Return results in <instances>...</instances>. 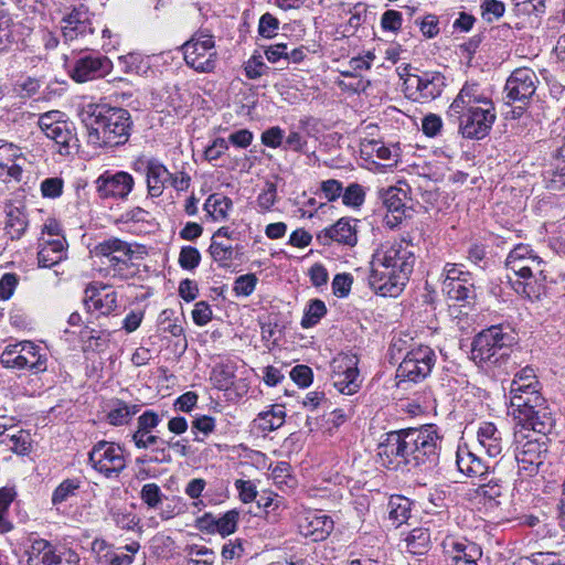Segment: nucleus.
<instances>
[{"label":"nucleus","mask_w":565,"mask_h":565,"mask_svg":"<svg viewBox=\"0 0 565 565\" xmlns=\"http://www.w3.org/2000/svg\"><path fill=\"white\" fill-rule=\"evenodd\" d=\"M415 265L414 245L405 239L382 244L373 254L369 284L383 297H397Z\"/></svg>","instance_id":"f257e3e1"},{"label":"nucleus","mask_w":565,"mask_h":565,"mask_svg":"<svg viewBox=\"0 0 565 565\" xmlns=\"http://www.w3.org/2000/svg\"><path fill=\"white\" fill-rule=\"evenodd\" d=\"M448 114L459 121L463 137L481 139L495 120L492 102L479 92L477 84L466 83L451 103Z\"/></svg>","instance_id":"f03ea898"},{"label":"nucleus","mask_w":565,"mask_h":565,"mask_svg":"<svg viewBox=\"0 0 565 565\" xmlns=\"http://www.w3.org/2000/svg\"><path fill=\"white\" fill-rule=\"evenodd\" d=\"M87 126V142L96 147H117L130 136V114L124 108L88 104L81 113Z\"/></svg>","instance_id":"7ed1b4c3"},{"label":"nucleus","mask_w":565,"mask_h":565,"mask_svg":"<svg viewBox=\"0 0 565 565\" xmlns=\"http://www.w3.org/2000/svg\"><path fill=\"white\" fill-rule=\"evenodd\" d=\"M514 337L502 327L492 326L481 331L472 342L471 359L479 365L502 366L509 359Z\"/></svg>","instance_id":"20e7f679"},{"label":"nucleus","mask_w":565,"mask_h":565,"mask_svg":"<svg viewBox=\"0 0 565 565\" xmlns=\"http://www.w3.org/2000/svg\"><path fill=\"white\" fill-rule=\"evenodd\" d=\"M406 465L433 466L437 462L441 438L433 425L404 429Z\"/></svg>","instance_id":"39448f33"},{"label":"nucleus","mask_w":565,"mask_h":565,"mask_svg":"<svg viewBox=\"0 0 565 565\" xmlns=\"http://www.w3.org/2000/svg\"><path fill=\"white\" fill-rule=\"evenodd\" d=\"M43 349L32 341H21L9 344L0 355V363L7 369H28L33 373L46 370V354Z\"/></svg>","instance_id":"423d86ee"},{"label":"nucleus","mask_w":565,"mask_h":565,"mask_svg":"<svg viewBox=\"0 0 565 565\" xmlns=\"http://www.w3.org/2000/svg\"><path fill=\"white\" fill-rule=\"evenodd\" d=\"M132 250L126 242L118 238L107 239L95 248V255L100 257L104 266L100 270L105 276L127 278L129 276Z\"/></svg>","instance_id":"0eeeda50"},{"label":"nucleus","mask_w":565,"mask_h":565,"mask_svg":"<svg viewBox=\"0 0 565 565\" xmlns=\"http://www.w3.org/2000/svg\"><path fill=\"white\" fill-rule=\"evenodd\" d=\"M435 362L436 354L429 347L418 345L406 351L396 371L398 384L424 380L430 374Z\"/></svg>","instance_id":"6e6552de"},{"label":"nucleus","mask_w":565,"mask_h":565,"mask_svg":"<svg viewBox=\"0 0 565 565\" xmlns=\"http://www.w3.org/2000/svg\"><path fill=\"white\" fill-rule=\"evenodd\" d=\"M182 50L186 65L196 72L209 73L215 68L217 52L211 34H194L183 44Z\"/></svg>","instance_id":"1a4fd4ad"},{"label":"nucleus","mask_w":565,"mask_h":565,"mask_svg":"<svg viewBox=\"0 0 565 565\" xmlns=\"http://www.w3.org/2000/svg\"><path fill=\"white\" fill-rule=\"evenodd\" d=\"M92 467L107 478L117 477L126 468V458L120 446L100 440L88 454Z\"/></svg>","instance_id":"9d476101"},{"label":"nucleus","mask_w":565,"mask_h":565,"mask_svg":"<svg viewBox=\"0 0 565 565\" xmlns=\"http://www.w3.org/2000/svg\"><path fill=\"white\" fill-rule=\"evenodd\" d=\"M29 565H79L78 555L68 548H57L45 540H35L28 551Z\"/></svg>","instance_id":"9b49d317"},{"label":"nucleus","mask_w":565,"mask_h":565,"mask_svg":"<svg viewBox=\"0 0 565 565\" xmlns=\"http://www.w3.org/2000/svg\"><path fill=\"white\" fill-rule=\"evenodd\" d=\"M333 386L344 395L354 394L360 387L358 358L339 354L331 363Z\"/></svg>","instance_id":"f8f14e48"},{"label":"nucleus","mask_w":565,"mask_h":565,"mask_svg":"<svg viewBox=\"0 0 565 565\" xmlns=\"http://www.w3.org/2000/svg\"><path fill=\"white\" fill-rule=\"evenodd\" d=\"M445 87V76L439 72H424L420 75H407L405 89L415 100H431L440 96Z\"/></svg>","instance_id":"ddd939ff"},{"label":"nucleus","mask_w":565,"mask_h":565,"mask_svg":"<svg viewBox=\"0 0 565 565\" xmlns=\"http://www.w3.org/2000/svg\"><path fill=\"white\" fill-rule=\"evenodd\" d=\"M539 83V77L533 70L529 67L514 70L504 86L508 103H526L534 95Z\"/></svg>","instance_id":"4468645a"},{"label":"nucleus","mask_w":565,"mask_h":565,"mask_svg":"<svg viewBox=\"0 0 565 565\" xmlns=\"http://www.w3.org/2000/svg\"><path fill=\"white\" fill-rule=\"evenodd\" d=\"M505 265L522 279H531L543 274L542 260L532 254L529 245L520 244L508 255Z\"/></svg>","instance_id":"2eb2a0df"},{"label":"nucleus","mask_w":565,"mask_h":565,"mask_svg":"<svg viewBox=\"0 0 565 565\" xmlns=\"http://www.w3.org/2000/svg\"><path fill=\"white\" fill-rule=\"evenodd\" d=\"M547 437H539L519 443L515 459L520 470L525 471L527 476L537 471L547 452Z\"/></svg>","instance_id":"dca6fc26"},{"label":"nucleus","mask_w":565,"mask_h":565,"mask_svg":"<svg viewBox=\"0 0 565 565\" xmlns=\"http://www.w3.org/2000/svg\"><path fill=\"white\" fill-rule=\"evenodd\" d=\"M95 183L102 199H126L131 192L135 181L128 172L117 171L113 173L105 171Z\"/></svg>","instance_id":"f3484780"},{"label":"nucleus","mask_w":565,"mask_h":565,"mask_svg":"<svg viewBox=\"0 0 565 565\" xmlns=\"http://www.w3.org/2000/svg\"><path fill=\"white\" fill-rule=\"evenodd\" d=\"M113 70L111 61L104 55H86L78 58L72 71V78L77 83H84L104 77Z\"/></svg>","instance_id":"a211bd4d"},{"label":"nucleus","mask_w":565,"mask_h":565,"mask_svg":"<svg viewBox=\"0 0 565 565\" xmlns=\"http://www.w3.org/2000/svg\"><path fill=\"white\" fill-rule=\"evenodd\" d=\"M84 301L88 310H97L104 316L110 315L118 307L117 292L98 282L86 287Z\"/></svg>","instance_id":"6ab92c4d"},{"label":"nucleus","mask_w":565,"mask_h":565,"mask_svg":"<svg viewBox=\"0 0 565 565\" xmlns=\"http://www.w3.org/2000/svg\"><path fill=\"white\" fill-rule=\"evenodd\" d=\"M477 441L479 447L490 458L501 456L504 447L507 446L503 431L490 422H483L480 424L477 431Z\"/></svg>","instance_id":"aec40b11"},{"label":"nucleus","mask_w":565,"mask_h":565,"mask_svg":"<svg viewBox=\"0 0 565 565\" xmlns=\"http://www.w3.org/2000/svg\"><path fill=\"white\" fill-rule=\"evenodd\" d=\"M404 430L386 434L385 440L379 446V456L383 459L386 458L385 465H406V444H404Z\"/></svg>","instance_id":"412c9836"},{"label":"nucleus","mask_w":565,"mask_h":565,"mask_svg":"<svg viewBox=\"0 0 565 565\" xmlns=\"http://www.w3.org/2000/svg\"><path fill=\"white\" fill-rule=\"evenodd\" d=\"M299 529L302 535L311 537L312 541L326 540L333 530V521L321 512H310L300 523Z\"/></svg>","instance_id":"4be33fe9"},{"label":"nucleus","mask_w":565,"mask_h":565,"mask_svg":"<svg viewBox=\"0 0 565 565\" xmlns=\"http://www.w3.org/2000/svg\"><path fill=\"white\" fill-rule=\"evenodd\" d=\"M355 223V220L351 221L342 217L335 224L319 233L318 239L323 244H329L331 241H334L349 246H354L358 242Z\"/></svg>","instance_id":"5701e85b"},{"label":"nucleus","mask_w":565,"mask_h":565,"mask_svg":"<svg viewBox=\"0 0 565 565\" xmlns=\"http://www.w3.org/2000/svg\"><path fill=\"white\" fill-rule=\"evenodd\" d=\"M65 243L64 237H41L38 253L39 266L50 268L61 263L66 257Z\"/></svg>","instance_id":"b1692460"},{"label":"nucleus","mask_w":565,"mask_h":565,"mask_svg":"<svg viewBox=\"0 0 565 565\" xmlns=\"http://www.w3.org/2000/svg\"><path fill=\"white\" fill-rule=\"evenodd\" d=\"M519 419L524 423V427L531 428L541 437H547L554 427V418L546 402L542 406L539 405V407L529 411Z\"/></svg>","instance_id":"393cba45"},{"label":"nucleus","mask_w":565,"mask_h":565,"mask_svg":"<svg viewBox=\"0 0 565 565\" xmlns=\"http://www.w3.org/2000/svg\"><path fill=\"white\" fill-rule=\"evenodd\" d=\"M171 179V172L159 161L149 160L146 164V181L148 194L159 198Z\"/></svg>","instance_id":"a878e982"},{"label":"nucleus","mask_w":565,"mask_h":565,"mask_svg":"<svg viewBox=\"0 0 565 565\" xmlns=\"http://www.w3.org/2000/svg\"><path fill=\"white\" fill-rule=\"evenodd\" d=\"M62 32L65 41H73L79 35L93 33L90 22L85 12L74 10L62 21Z\"/></svg>","instance_id":"bb28decb"},{"label":"nucleus","mask_w":565,"mask_h":565,"mask_svg":"<svg viewBox=\"0 0 565 565\" xmlns=\"http://www.w3.org/2000/svg\"><path fill=\"white\" fill-rule=\"evenodd\" d=\"M444 547L446 552L451 556L452 562L458 559L463 562H477L482 555V551L479 545L466 540H446L444 541Z\"/></svg>","instance_id":"cd10ccee"},{"label":"nucleus","mask_w":565,"mask_h":565,"mask_svg":"<svg viewBox=\"0 0 565 565\" xmlns=\"http://www.w3.org/2000/svg\"><path fill=\"white\" fill-rule=\"evenodd\" d=\"M458 469L469 477H481L489 470V466L467 447H459L457 450Z\"/></svg>","instance_id":"c85d7f7f"},{"label":"nucleus","mask_w":565,"mask_h":565,"mask_svg":"<svg viewBox=\"0 0 565 565\" xmlns=\"http://www.w3.org/2000/svg\"><path fill=\"white\" fill-rule=\"evenodd\" d=\"M45 136L55 142L58 147L57 151L62 156H68L71 150L77 146V138L74 134L73 125L67 120L60 122Z\"/></svg>","instance_id":"c756f323"},{"label":"nucleus","mask_w":565,"mask_h":565,"mask_svg":"<svg viewBox=\"0 0 565 565\" xmlns=\"http://www.w3.org/2000/svg\"><path fill=\"white\" fill-rule=\"evenodd\" d=\"M545 402V398L539 393L537 388L510 396V406L518 418L529 411L539 407V405L542 406Z\"/></svg>","instance_id":"7c9ffc66"},{"label":"nucleus","mask_w":565,"mask_h":565,"mask_svg":"<svg viewBox=\"0 0 565 565\" xmlns=\"http://www.w3.org/2000/svg\"><path fill=\"white\" fill-rule=\"evenodd\" d=\"M286 413L280 405H273L270 409L262 412L254 419L255 426L263 433L278 429L285 423Z\"/></svg>","instance_id":"2f4dec72"},{"label":"nucleus","mask_w":565,"mask_h":565,"mask_svg":"<svg viewBox=\"0 0 565 565\" xmlns=\"http://www.w3.org/2000/svg\"><path fill=\"white\" fill-rule=\"evenodd\" d=\"M18 156L19 149L12 145L0 146V177L6 174L14 179L20 178L22 170L15 162Z\"/></svg>","instance_id":"473e14b6"},{"label":"nucleus","mask_w":565,"mask_h":565,"mask_svg":"<svg viewBox=\"0 0 565 565\" xmlns=\"http://www.w3.org/2000/svg\"><path fill=\"white\" fill-rule=\"evenodd\" d=\"M405 542L409 553L422 555L426 553L430 546V533L427 529L416 527L408 533Z\"/></svg>","instance_id":"72a5a7b5"},{"label":"nucleus","mask_w":565,"mask_h":565,"mask_svg":"<svg viewBox=\"0 0 565 565\" xmlns=\"http://www.w3.org/2000/svg\"><path fill=\"white\" fill-rule=\"evenodd\" d=\"M443 292L447 295L450 300L463 301L470 303L475 299V289L472 284L468 281H443Z\"/></svg>","instance_id":"f704fd0d"},{"label":"nucleus","mask_w":565,"mask_h":565,"mask_svg":"<svg viewBox=\"0 0 565 565\" xmlns=\"http://www.w3.org/2000/svg\"><path fill=\"white\" fill-rule=\"evenodd\" d=\"M546 188L550 190H559L565 185V158H555L551 168L543 173Z\"/></svg>","instance_id":"c9c22d12"},{"label":"nucleus","mask_w":565,"mask_h":565,"mask_svg":"<svg viewBox=\"0 0 565 565\" xmlns=\"http://www.w3.org/2000/svg\"><path fill=\"white\" fill-rule=\"evenodd\" d=\"M379 194L388 211L399 212L405 206L407 194L406 191L401 188L388 186L386 189H381Z\"/></svg>","instance_id":"e433bc0d"},{"label":"nucleus","mask_w":565,"mask_h":565,"mask_svg":"<svg viewBox=\"0 0 565 565\" xmlns=\"http://www.w3.org/2000/svg\"><path fill=\"white\" fill-rule=\"evenodd\" d=\"M537 380L532 367H524L515 374L510 385V396L537 387Z\"/></svg>","instance_id":"4c0bfd02"},{"label":"nucleus","mask_w":565,"mask_h":565,"mask_svg":"<svg viewBox=\"0 0 565 565\" xmlns=\"http://www.w3.org/2000/svg\"><path fill=\"white\" fill-rule=\"evenodd\" d=\"M231 207L232 201L221 194H211L204 203V211L215 221L225 218Z\"/></svg>","instance_id":"58836bf2"},{"label":"nucleus","mask_w":565,"mask_h":565,"mask_svg":"<svg viewBox=\"0 0 565 565\" xmlns=\"http://www.w3.org/2000/svg\"><path fill=\"white\" fill-rule=\"evenodd\" d=\"M0 443L11 451L22 456L26 455L31 449L30 434L24 430H17L15 433L8 434Z\"/></svg>","instance_id":"ea45409f"},{"label":"nucleus","mask_w":565,"mask_h":565,"mask_svg":"<svg viewBox=\"0 0 565 565\" xmlns=\"http://www.w3.org/2000/svg\"><path fill=\"white\" fill-rule=\"evenodd\" d=\"M139 412L138 405H127L121 401H117L109 411L107 417L111 425L119 426L128 423L129 418Z\"/></svg>","instance_id":"a19ab883"},{"label":"nucleus","mask_w":565,"mask_h":565,"mask_svg":"<svg viewBox=\"0 0 565 565\" xmlns=\"http://www.w3.org/2000/svg\"><path fill=\"white\" fill-rule=\"evenodd\" d=\"M28 226L26 217L19 210H12L7 215L6 231L12 239H19Z\"/></svg>","instance_id":"79ce46f5"},{"label":"nucleus","mask_w":565,"mask_h":565,"mask_svg":"<svg viewBox=\"0 0 565 565\" xmlns=\"http://www.w3.org/2000/svg\"><path fill=\"white\" fill-rule=\"evenodd\" d=\"M411 503L406 498L396 497L391 498L388 503L390 519L393 520L397 525L403 524L409 516Z\"/></svg>","instance_id":"37998d69"},{"label":"nucleus","mask_w":565,"mask_h":565,"mask_svg":"<svg viewBox=\"0 0 565 565\" xmlns=\"http://www.w3.org/2000/svg\"><path fill=\"white\" fill-rule=\"evenodd\" d=\"M209 250L212 258L221 266H227L228 262L235 258V248L216 239H212Z\"/></svg>","instance_id":"c03bdc74"},{"label":"nucleus","mask_w":565,"mask_h":565,"mask_svg":"<svg viewBox=\"0 0 565 565\" xmlns=\"http://www.w3.org/2000/svg\"><path fill=\"white\" fill-rule=\"evenodd\" d=\"M327 309L323 301L319 299L311 300L308 305L305 316L301 320V326L303 328H311L316 326L319 320L326 315Z\"/></svg>","instance_id":"a18cd8bd"},{"label":"nucleus","mask_w":565,"mask_h":565,"mask_svg":"<svg viewBox=\"0 0 565 565\" xmlns=\"http://www.w3.org/2000/svg\"><path fill=\"white\" fill-rule=\"evenodd\" d=\"M164 498L160 487L154 482L146 483L141 488L140 499L149 509H158Z\"/></svg>","instance_id":"49530a36"},{"label":"nucleus","mask_w":565,"mask_h":565,"mask_svg":"<svg viewBox=\"0 0 565 565\" xmlns=\"http://www.w3.org/2000/svg\"><path fill=\"white\" fill-rule=\"evenodd\" d=\"M233 369L230 365H217L212 371V381L220 390H226L233 384Z\"/></svg>","instance_id":"de8ad7c7"},{"label":"nucleus","mask_w":565,"mask_h":565,"mask_svg":"<svg viewBox=\"0 0 565 565\" xmlns=\"http://www.w3.org/2000/svg\"><path fill=\"white\" fill-rule=\"evenodd\" d=\"M12 500L13 495L9 490H0V533L10 532L13 527L11 522L7 519L8 509Z\"/></svg>","instance_id":"09e8293b"},{"label":"nucleus","mask_w":565,"mask_h":565,"mask_svg":"<svg viewBox=\"0 0 565 565\" xmlns=\"http://www.w3.org/2000/svg\"><path fill=\"white\" fill-rule=\"evenodd\" d=\"M239 513L236 510L227 511L217 519L216 532L222 536L230 535L236 531Z\"/></svg>","instance_id":"8fccbe9b"},{"label":"nucleus","mask_w":565,"mask_h":565,"mask_svg":"<svg viewBox=\"0 0 565 565\" xmlns=\"http://www.w3.org/2000/svg\"><path fill=\"white\" fill-rule=\"evenodd\" d=\"M78 489V482L75 480L63 481L54 491L52 495L53 504H60L74 497Z\"/></svg>","instance_id":"3c124183"},{"label":"nucleus","mask_w":565,"mask_h":565,"mask_svg":"<svg viewBox=\"0 0 565 565\" xmlns=\"http://www.w3.org/2000/svg\"><path fill=\"white\" fill-rule=\"evenodd\" d=\"M201 255L198 248L192 246H184L181 248L179 255V264L183 269L192 270L199 266Z\"/></svg>","instance_id":"603ef678"},{"label":"nucleus","mask_w":565,"mask_h":565,"mask_svg":"<svg viewBox=\"0 0 565 565\" xmlns=\"http://www.w3.org/2000/svg\"><path fill=\"white\" fill-rule=\"evenodd\" d=\"M365 193L358 183L350 184L342 194V201L348 206H360L364 201Z\"/></svg>","instance_id":"864d4df0"},{"label":"nucleus","mask_w":565,"mask_h":565,"mask_svg":"<svg viewBox=\"0 0 565 565\" xmlns=\"http://www.w3.org/2000/svg\"><path fill=\"white\" fill-rule=\"evenodd\" d=\"M257 278L254 274H246L236 278L234 282V292L237 296H249L256 287Z\"/></svg>","instance_id":"5fc2aeb1"},{"label":"nucleus","mask_w":565,"mask_h":565,"mask_svg":"<svg viewBox=\"0 0 565 565\" xmlns=\"http://www.w3.org/2000/svg\"><path fill=\"white\" fill-rule=\"evenodd\" d=\"M277 199V186L273 182H266L265 188L257 198V204L263 211H268Z\"/></svg>","instance_id":"6e6d98bb"},{"label":"nucleus","mask_w":565,"mask_h":565,"mask_svg":"<svg viewBox=\"0 0 565 565\" xmlns=\"http://www.w3.org/2000/svg\"><path fill=\"white\" fill-rule=\"evenodd\" d=\"M63 116L64 115L58 110L47 111L39 117L38 125L44 135H46L51 129H54L55 126L65 120Z\"/></svg>","instance_id":"4d7b16f0"},{"label":"nucleus","mask_w":565,"mask_h":565,"mask_svg":"<svg viewBox=\"0 0 565 565\" xmlns=\"http://www.w3.org/2000/svg\"><path fill=\"white\" fill-rule=\"evenodd\" d=\"M286 54H287V43H275L266 47L265 56L270 63H281L284 64L280 68H285L286 66Z\"/></svg>","instance_id":"13d9d810"},{"label":"nucleus","mask_w":565,"mask_h":565,"mask_svg":"<svg viewBox=\"0 0 565 565\" xmlns=\"http://www.w3.org/2000/svg\"><path fill=\"white\" fill-rule=\"evenodd\" d=\"M41 192L44 198H58L63 192V180L60 178L45 179L41 183Z\"/></svg>","instance_id":"bf43d9fd"},{"label":"nucleus","mask_w":565,"mask_h":565,"mask_svg":"<svg viewBox=\"0 0 565 565\" xmlns=\"http://www.w3.org/2000/svg\"><path fill=\"white\" fill-rule=\"evenodd\" d=\"M481 8L482 15L488 21L497 20L504 13V4L499 0H486Z\"/></svg>","instance_id":"052dcab7"},{"label":"nucleus","mask_w":565,"mask_h":565,"mask_svg":"<svg viewBox=\"0 0 565 565\" xmlns=\"http://www.w3.org/2000/svg\"><path fill=\"white\" fill-rule=\"evenodd\" d=\"M290 377L300 387H308L312 382V371L307 365H296L290 372Z\"/></svg>","instance_id":"680f3d73"},{"label":"nucleus","mask_w":565,"mask_h":565,"mask_svg":"<svg viewBox=\"0 0 565 565\" xmlns=\"http://www.w3.org/2000/svg\"><path fill=\"white\" fill-rule=\"evenodd\" d=\"M279 22L270 13L262 15L258 25V32L264 38H273L278 30Z\"/></svg>","instance_id":"e2e57ef3"},{"label":"nucleus","mask_w":565,"mask_h":565,"mask_svg":"<svg viewBox=\"0 0 565 565\" xmlns=\"http://www.w3.org/2000/svg\"><path fill=\"white\" fill-rule=\"evenodd\" d=\"M402 13L395 10H387L382 14L381 25L386 31L396 32L402 26Z\"/></svg>","instance_id":"0e129e2a"},{"label":"nucleus","mask_w":565,"mask_h":565,"mask_svg":"<svg viewBox=\"0 0 565 565\" xmlns=\"http://www.w3.org/2000/svg\"><path fill=\"white\" fill-rule=\"evenodd\" d=\"M18 276L12 273L4 274L0 279V299H9L18 285Z\"/></svg>","instance_id":"69168bd1"},{"label":"nucleus","mask_w":565,"mask_h":565,"mask_svg":"<svg viewBox=\"0 0 565 565\" xmlns=\"http://www.w3.org/2000/svg\"><path fill=\"white\" fill-rule=\"evenodd\" d=\"M284 130L279 127H270L262 134V142L270 148H278L284 140Z\"/></svg>","instance_id":"338daca9"},{"label":"nucleus","mask_w":565,"mask_h":565,"mask_svg":"<svg viewBox=\"0 0 565 565\" xmlns=\"http://www.w3.org/2000/svg\"><path fill=\"white\" fill-rule=\"evenodd\" d=\"M193 321L198 326H205L212 319V309L205 301L196 302L192 311Z\"/></svg>","instance_id":"774afa93"}]
</instances>
